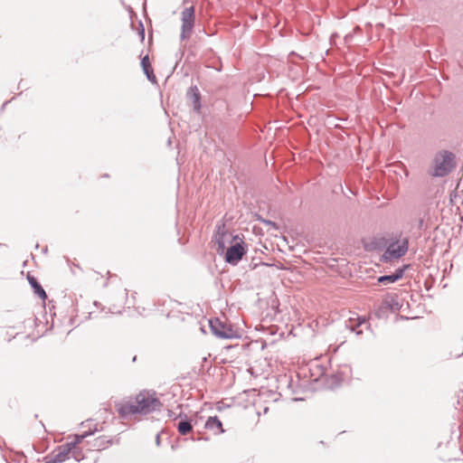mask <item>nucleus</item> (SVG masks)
Returning a JSON list of instances; mask_svg holds the SVG:
<instances>
[{"mask_svg": "<svg viewBox=\"0 0 463 463\" xmlns=\"http://www.w3.org/2000/svg\"><path fill=\"white\" fill-rule=\"evenodd\" d=\"M214 240L218 254L223 255L224 260L231 265H237L247 253V244L243 240L239 235H232L224 227H218Z\"/></svg>", "mask_w": 463, "mask_h": 463, "instance_id": "obj_1", "label": "nucleus"}, {"mask_svg": "<svg viewBox=\"0 0 463 463\" xmlns=\"http://www.w3.org/2000/svg\"><path fill=\"white\" fill-rule=\"evenodd\" d=\"M161 406L160 401L155 393L140 392L134 400L118 405V412L122 419H128L133 415L148 414Z\"/></svg>", "mask_w": 463, "mask_h": 463, "instance_id": "obj_2", "label": "nucleus"}, {"mask_svg": "<svg viewBox=\"0 0 463 463\" xmlns=\"http://www.w3.org/2000/svg\"><path fill=\"white\" fill-rule=\"evenodd\" d=\"M433 164V170L430 173L432 176H447L456 167V156L449 150H441L436 154Z\"/></svg>", "mask_w": 463, "mask_h": 463, "instance_id": "obj_3", "label": "nucleus"}, {"mask_svg": "<svg viewBox=\"0 0 463 463\" xmlns=\"http://www.w3.org/2000/svg\"><path fill=\"white\" fill-rule=\"evenodd\" d=\"M90 433H86L81 436H77L75 440L67 442L65 444L60 445L57 449L52 451L50 455L45 458L46 463H61L68 459L71 456V451L75 449L76 445H78L85 437L90 435Z\"/></svg>", "mask_w": 463, "mask_h": 463, "instance_id": "obj_4", "label": "nucleus"}, {"mask_svg": "<svg viewBox=\"0 0 463 463\" xmlns=\"http://www.w3.org/2000/svg\"><path fill=\"white\" fill-rule=\"evenodd\" d=\"M181 41L190 39L195 25V6L191 5L184 8L181 12Z\"/></svg>", "mask_w": 463, "mask_h": 463, "instance_id": "obj_5", "label": "nucleus"}, {"mask_svg": "<svg viewBox=\"0 0 463 463\" xmlns=\"http://www.w3.org/2000/svg\"><path fill=\"white\" fill-rule=\"evenodd\" d=\"M398 242L399 241H396L389 244L382 255L383 261L389 262L392 260H398L406 254L409 248V239L404 238L400 244H398Z\"/></svg>", "mask_w": 463, "mask_h": 463, "instance_id": "obj_6", "label": "nucleus"}, {"mask_svg": "<svg viewBox=\"0 0 463 463\" xmlns=\"http://www.w3.org/2000/svg\"><path fill=\"white\" fill-rule=\"evenodd\" d=\"M209 326L212 333L217 337L230 339L234 336L232 328L218 317L210 319Z\"/></svg>", "mask_w": 463, "mask_h": 463, "instance_id": "obj_7", "label": "nucleus"}, {"mask_svg": "<svg viewBox=\"0 0 463 463\" xmlns=\"http://www.w3.org/2000/svg\"><path fill=\"white\" fill-rule=\"evenodd\" d=\"M175 420H178L175 427L181 435L184 436L193 431V420L186 414L180 413Z\"/></svg>", "mask_w": 463, "mask_h": 463, "instance_id": "obj_8", "label": "nucleus"}, {"mask_svg": "<svg viewBox=\"0 0 463 463\" xmlns=\"http://www.w3.org/2000/svg\"><path fill=\"white\" fill-rule=\"evenodd\" d=\"M187 99L192 102L193 109L197 114L201 113L202 103H201V93L197 86H191L186 92Z\"/></svg>", "mask_w": 463, "mask_h": 463, "instance_id": "obj_9", "label": "nucleus"}, {"mask_svg": "<svg viewBox=\"0 0 463 463\" xmlns=\"http://www.w3.org/2000/svg\"><path fill=\"white\" fill-rule=\"evenodd\" d=\"M407 268H408V266H406V265L400 267V268L396 269L395 271L390 275L380 276L377 279V281L383 285L392 284L403 277L404 272L407 269Z\"/></svg>", "mask_w": 463, "mask_h": 463, "instance_id": "obj_10", "label": "nucleus"}, {"mask_svg": "<svg viewBox=\"0 0 463 463\" xmlns=\"http://www.w3.org/2000/svg\"><path fill=\"white\" fill-rule=\"evenodd\" d=\"M363 325H366V326L369 327L366 319L364 317H358L356 318H350L346 323V327L354 332L357 335H361L363 334V330L359 328Z\"/></svg>", "mask_w": 463, "mask_h": 463, "instance_id": "obj_11", "label": "nucleus"}, {"mask_svg": "<svg viewBox=\"0 0 463 463\" xmlns=\"http://www.w3.org/2000/svg\"><path fill=\"white\" fill-rule=\"evenodd\" d=\"M204 428L213 430L215 435L224 432L222 423L217 416L209 417L205 421Z\"/></svg>", "mask_w": 463, "mask_h": 463, "instance_id": "obj_12", "label": "nucleus"}, {"mask_svg": "<svg viewBox=\"0 0 463 463\" xmlns=\"http://www.w3.org/2000/svg\"><path fill=\"white\" fill-rule=\"evenodd\" d=\"M27 279L31 287L33 288L34 294H36L41 299L45 300L47 298V294L39 283L38 279L33 276H28Z\"/></svg>", "mask_w": 463, "mask_h": 463, "instance_id": "obj_13", "label": "nucleus"}, {"mask_svg": "<svg viewBox=\"0 0 463 463\" xmlns=\"http://www.w3.org/2000/svg\"><path fill=\"white\" fill-rule=\"evenodd\" d=\"M141 66L145 74H147V71H149L152 74L153 79H155V74L150 64L148 55H146L141 59Z\"/></svg>", "mask_w": 463, "mask_h": 463, "instance_id": "obj_14", "label": "nucleus"}, {"mask_svg": "<svg viewBox=\"0 0 463 463\" xmlns=\"http://www.w3.org/2000/svg\"><path fill=\"white\" fill-rule=\"evenodd\" d=\"M390 303L388 301H384L382 303L381 307L378 308L376 315L378 317H382V314L385 313L390 308Z\"/></svg>", "mask_w": 463, "mask_h": 463, "instance_id": "obj_15", "label": "nucleus"}, {"mask_svg": "<svg viewBox=\"0 0 463 463\" xmlns=\"http://www.w3.org/2000/svg\"><path fill=\"white\" fill-rule=\"evenodd\" d=\"M71 455L74 458V459L77 462H80L84 458V457L81 455V452L78 450L77 446L75 449L71 451Z\"/></svg>", "mask_w": 463, "mask_h": 463, "instance_id": "obj_16", "label": "nucleus"}, {"mask_svg": "<svg viewBox=\"0 0 463 463\" xmlns=\"http://www.w3.org/2000/svg\"><path fill=\"white\" fill-rule=\"evenodd\" d=\"M99 443L98 444L99 447L103 446V448H105L111 444V440H109V439L105 440L104 438H99Z\"/></svg>", "mask_w": 463, "mask_h": 463, "instance_id": "obj_17", "label": "nucleus"}, {"mask_svg": "<svg viewBox=\"0 0 463 463\" xmlns=\"http://www.w3.org/2000/svg\"><path fill=\"white\" fill-rule=\"evenodd\" d=\"M139 35L141 37L142 40H144L145 38V29H144V26L143 24L140 23V30H139Z\"/></svg>", "mask_w": 463, "mask_h": 463, "instance_id": "obj_18", "label": "nucleus"}, {"mask_svg": "<svg viewBox=\"0 0 463 463\" xmlns=\"http://www.w3.org/2000/svg\"><path fill=\"white\" fill-rule=\"evenodd\" d=\"M146 78H147L148 80H150L152 82L156 81V78L153 79L152 74L149 71H147V74H146Z\"/></svg>", "mask_w": 463, "mask_h": 463, "instance_id": "obj_19", "label": "nucleus"}, {"mask_svg": "<svg viewBox=\"0 0 463 463\" xmlns=\"http://www.w3.org/2000/svg\"><path fill=\"white\" fill-rule=\"evenodd\" d=\"M160 442H161V439H160V434H156V443L157 446H160Z\"/></svg>", "mask_w": 463, "mask_h": 463, "instance_id": "obj_20", "label": "nucleus"}, {"mask_svg": "<svg viewBox=\"0 0 463 463\" xmlns=\"http://www.w3.org/2000/svg\"><path fill=\"white\" fill-rule=\"evenodd\" d=\"M9 101H5L3 106H2V109H5V107L8 104Z\"/></svg>", "mask_w": 463, "mask_h": 463, "instance_id": "obj_21", "label": "nucleus"}, {"mask_svg": "<svg viewBox=\"0 0 463 463\" xmlns=\"http://www.w3.org/2000/svg\"><path fill=\"white\" fill-rule=\"evenodd\" d=\"M268 222L269 224L275 225V223H274L273 222H271V221H269V222Z\"/></svg>", "mask_w": 463, "mask_h": 463, "instance_id": "obj_22", "label": "nucleus"}, {"mask_svg": "<svg viewBox=\"0 0 463 463\" xmlns=\"http://www.w3.org/2000/svg\"><path fill=\"white\" fill-rule=\"evenodd\" d=\"M422 223H423V221L420 219V226H421V225H422Z\"/></svg>", "mask_w": 463, "mask_h": 463, "instance_id": "obj_23", "label": "nucleus"}, {"mask_svg": "<svg viewBox=\"0 0 463 463\" xmlns=\"http://www.w3.org/2000/svg\"><path fill=\"white\" fill-rule=\"evenodd\" d=\"M44 463H46V462L44 461Z\"/></svg>", "mask_w": 463, "mask_h": 463, "instance_id": "obj_24", "label": "nucleus"}]
</instances>
